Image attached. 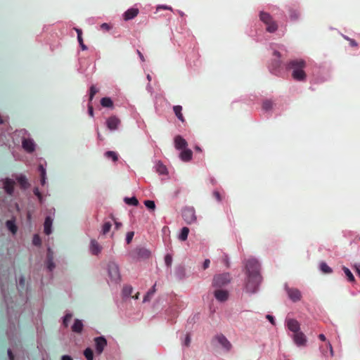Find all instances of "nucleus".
<instances>
[{
	"instance_id": "nucleus-1",
	"label": "nucleus",
	"mask_w": 360,
	"mask_h": 360,
	"mask_svg": "<svg viewBox=\"0 0 360 360\" xmlns=\"http://www.w3.org/2000/svg\"><path fill=\"white\" fill-rule=\"evenodd\" d=\"M245 268L248 274V280L245 289L248 292H255L261 282V276L259 274V264L255 259H249L246 262Z\"/></svg>"
},
{
	"instance_id": "nucleus-2",
	"label": "nucleus",
	"mask_w": 360,
	"mask_h": 360,
	"mask_svg": "<svg viewBox=\"0 0 360 360\" xmlns=\"http://www.w3.org/2000/svg\"><path fill=\"white\" fill-rule=\"evenodd\" d=\"M290 68L292 69V77L297 81H304L307 75L304 71L306 66V63L303 60H292L290 63Z\"/></svg>"
},
{
	"instance_id": "nucleus-3",
	"label": "nucleus",
	"mask_w": 360,
	"mask_h": 360,
	"mask_svg": "<svg viewBox=\"0 0 360 360\" xmlns=\"http://www.w3.org/2000/svg\"><path fill=\"white\" fill-rule=\"evenodd\" d=\"M107 269L110 281L115 283H118L121 278L118 265L114 262H110L108 264Z\"/></svg>"
},
{
	"instance_id": "nucleus-4",
	"label": "nucleus",
	"mask_w": 360,
	"mask_h": 360,
	"mask_svg": "<svg viewBox=\"0 0 360 360\" xmlns=\"http://www.w3.org/2000/svg\"><path fill=\"white\" fill-rule=\"evenodd\" d=\"M18 133L22 135V146L24 150L28 153L33 152L36 146L33 139L27 136V132L24 129L19 131Z\"/></svg>"
},
{
	"instance_id": "nucleus-5",
	"label": "nucleus",
	"mask_w": 360,
	"mask_h": 360,
	"mask_svg": "<svg viewBox=\"0 0 360 360\" xmlns=\"http://www.w3.org/2000/svg\"><path fill=\"white\" fill-rule=\"evenodd\" d=\"M182 217L184 221L188 224H193L197 221L195 210L193 207H186L182 211Z\"/></svg>"
},
{
	"instance_id": "nucleus-6",
	"label": "nucleus",
	"mask_w": 360,
	"mask_h": 360,
	"mask_svg": "<svg viewBox=\"0 0 360 360\" xmlns=\"http://www.w3.org/2000/svg\"><path fill=\"white\" fill-rule=\"evenodd\" d=\"M214 340L217 345L224 351L229 352L232 348V345L230 341L223 335L218 334L214 336Z\"/></svg>"
},
{
	"instance_id": "nucleus-7",
	"label": "nucleus",
	"mask_w": 360,
	"mask_h": 360,
	"mask_svg": "<svg viewBox=\"0 0 360 360\" xmlns=\"http://www.w3.org/2000/svg\"><path fill=\"white\" fill-rule=\"evenodd\" d=\"M230 276L228 274H219L216 276L213 280V285L221 287L228 284L230 282Z\"/></svg>"
},
{
	"instance_id": "nucleus-8",
	"label": "nucleus",
	"mask_w": 360,
	"mask_h": 360,
	"mask_svg": "<svg viewBox=\"0 0 360 360\" xmlns=\"http://www.w3.org/2000/svg\"><path fill=\"white\" fill-rule=\"evenodd\" d=\"M291 337L293 340L294 343L297 347H305L307 345V337L302 331L292 334Z\"/></svg>"
},
{
	"instance_id": "nucleus-9",
	"label": "nucleus",
	"mask_w": 360,
	"mask_h": 360,
	"mask_svg": "<svg viewBox=\"0 0 360 360\" xmlns=\"http://www.w3.org/2000/svg\"><path fill=\"white\" fill-rule=\"evenodd\" d=\"M95 346H96V352L98 354H101L104 348L107 345V341L104 337H98L94 339Z\"/></svg>"
},
{
	"instance_id": "nucleus-10",
	"label": "nucleus",
	"mask_w": 360,
	"mask_h": 360,
	"mask_svg": "<svg viewBox=\"0 0 360 360\" xmlns=\"http://www.w3.org/2000/svg\"><path fill=\"white\" fill-rule=\"evenodd\" d=\"M286 326L289 330L293 334L300 332V325L299 322L293 319H289L286 321Z\"/></svg>"
},
{
	"instance_id": "nucleus-11",
	"label": "nucleus",
	"mask_w": 360,
	"mask_h": 360,
	"mask_svg": "<svg viewBox=\"0 0 360 360\" xmlns=\"http://www.w3.org/2000/svg\"><path fill=\"white\" fill-rule=\"evenodd\" d=\"M286 291L288 293V295L290 300H292L293 302H297L300 300L302 297L301 292L299 290L295 288H286Z\"/></svg>"
},
{
	"instance_id": "nucleus-12",
	"label": "nucleus",
	"mask_w": 360,
	"mask_h": 360,
	"mask_svg": "<svg viewBox=\"0 0 360 360\" xmlns=\"http://www.w3.org/2000/svg\"><path fill=\"white\" fill-rule=\"evenodd\" d=\"M13 185L14 182L11 179H6L0 180V186H3L5 191L9 194L13 193Z\"/></svg>"
},
{
	"instance_id": "nucleus-13",
	"label": "nucleus",
	"mask_w": 360,
	"mask_h": 360,
	"mask_svg": "<svg viewBox=\"0 0 360 360\" xmlns=\"http://www.w3.org/2000/svg\"><path fill=\"white\" fill-rule=\"evenodd\" d=\"M120 123V120L116 117H110L106 120V125L111 131L116 130L118 128Z\"/></svg>"
},
{
	"instance_id": "nucleus-14",
	"label": "nucleus",
	"mask_w": 360,
	"mask_h": 360,
	"mask_svg": "<svg viewBox=\"0 0 360 360\" xmlns=\"http://www.w3.org/2000/svg\"><path fill=\"white\" fill-rule=\"evenodd\" d=\"M139 9L136 8H129L127 11L123 14V18L124 20H130L134 19L139 14Z\"/></svg>"
},
{
	"instance_id": "nucleus-15",
	"label": "nucleus",
	"mask_w": 360,
	"mask_h": 360,
	"mask_svg": "<svg viewBox=\"0 0 360 360\" xmlns=\"http://www.w3.org/2000/svg\"><path fill=\"white\" fill-rule=\"evenodd\" d=\"M89 250L92 255H98L101 253L102 247L96 240L91 239L90 242Z\"/></svg>"
},
{
	"instance_id": "nucleus-16",
	"label": "nucleus",
	"mask_w": 360,
	"mask_h": 360,
	"mask_svg": "<svg viewBox=\"0 0 360 360\" xmlns=\"http://www.w3.org/2000/svg\"><path fill=\"white\" fill-rule=\"evenodd\" d=\"M214 297L219 302H224L229 297V293L225 290H216L214 291Z\"/></svg>"
},
{
	"instance_id": "nucleus-17",
	"label": "nucleus",
	"mask_w": 360,
	"mask_h": 360,
	"mask_svg": "<svg viewBox=\"0 0 360 360\" xmlns=\"http://www.w3.org/2000/svg\"><path fill=\"white\" fill-rule=\"evenodd\" d=\"M174 146L177 150H182L187 148V142L180 136L174 138Z\"/></svg>"
},
{
	"instance_id": "nucleus-18",
	"label": "nucleus",
	"mask_w": 360,
	"mask_h": 360,
	"mask_svg": "<svg viewBox=\"0 0 360 360\" xmlns=\"http://www.w3.org/2000/svg\"><path fill=\"white\" fill-rule=\"evenodd\" d=\"M181 150L179 158L182 161L188 162L192 159V151L190 149L186 148Z\"/></svg>"
},
{
	"instance_id": "nucleus-19",
	"label": "nucleus",
	"mask_w": 360,
	"mask_h": 360,
	"mask_svg": "<svg viewBox=\"0 0 360 360\" xmlns=\"http://www.w3.org/2000/svg\"><path fill=\"white\" fill-rule=\"evenodd\" d=\"M53 223V219L51 217H47L45 219L44 224V233L46 235H49L51 233V226Z\"/></svg>"
},
{
	"instance_id": "nucleus-20",
	"label": "nucleus",
	"mask_w": 360,
	"mask_h": 360,
	"mask_svg": "<svg viewBox=\"0 0 360 360\" xmlns=\"http://www.w3.org/2000/svg\"><path fill=\"white\" fill-rule=\"evenodd\" d=\"M155 171L160 175H167V169L162 162H158L155 165Z\"/></svg>"
},
{
	"instance_id": "nucleus-21",
	"label": "nucleus",
	"mask_w": 360,
	"mask_h": 360,
	"mask_svg": "<svg viewBox=\"0 0 360 360\" xmlns=\"http://www.w3.org/2000/svg\"><path fill=\"white\" fill-rule=\"evenodd\" d=\"M83 328V323L81 320L76 319L75 320L74 324L72 326V330L75 333L82 332Z\"/></svg>"
},
{
	"instance_id": "nucleus-22",
	"label": "nucleus",
	"mask_w": 360,
	"mask_h": 360,
	"mask_svg": "<svg viewBox=\"0 0 360 360\" xmlns=\"http://www.w3.org/2000/svg\"><path fill=\"white\" fill-rule=\"evenodd\" d=\"M173 110L178 119L181 122H184V118L181 113L182 107L181 105H174Z\"/></svg>"
},
{
	"instance_id": "nucleus-23",
	"label": "nucleus",
	"mask_w": 360,
	"mask_h": 360,
	"mask_svg": "<svg viewBox=\"0 0 360 360\" xmlns=\"http://www.w3.org/2000/svg\"><path fill=\"white\" fill-rule=\"evenodd\" d=\"M101 104L105 108H112L113 107L112 101L108 97L103 98L101 101Z\"/></svg>"
},
{
	"instance_id": "nucleus-24",
	"label": "nucleus",
	"mask_w": 360,
	"mask_h": 360,
	"mask_svg": "<svg viewBox=\"0 0 360 360\" xmlns=\"http://www.w3.org/2000/svg\"><path fill=\"white\" fill-rule=\"evenodd\" d=\"M189 233V229L187 227H183L181 230V232L179 235V239L181 241H185Z\"/></svg>"
},
{
	"instance_id": "nucleus-25",
	"label": "nucleus",
	"mask_w": 360,
	"mask_h": 360,
	"mask_svg": "<svg viewBox=\"0 0 360 360\" xmlns=\"http://www.w3.org/2000/svg\"><path fill=\"white\" fill-rule=\"evenodd\" d=\"M260 20L263 22H269L271 20V16L266 12H260L259 14Z\"/></svg>"
},
{
	"instance_id": "nucleus-26",
	"label": "nucleus",
	"mask_w": 360,
	"mask_h": 360,
	"mask_svg": "<svg viewBox=\"0 0 360 360\" xmlns=\"http://www.w3.org/2000/svg\"><path fill=\"white\" fill-rule=\"evenodd\" d=\"M274 103L270 100H266L263 102L262 108L266 112L271 110L273 108Z\"/></svg>"
},
{
	"instance_id": "nucleus-27",
	"label": "nucleus",
	"mask_w": 360,
	"mask_h": 360,
	"mask_svg": "<svg viewBox=\"0 0 360 360\" xmlns=\"http://www.w3.org/2000/svg\"><path fill=\"white\" fill-rule=\"evenodd\" d=\"M7 229L13 234H15L17 231V227L14 223V221L9 220L6 222Z\"/></svg>"
},
{
	"instance_id": "nucleus-28",
	"label": "nucleus",
	"mask_w": 360,
	"mask_h": 360,
	"mask_svg": "<svg viewBox=\"0 0 360 360\" xmlns=\"http://www.w3.org/2000/svg\"><path fill=\"white\" fill-rule=\"evenodd\" d=\"M320 269L324 274H330L332 273V269L328 266L326 262H321L320 264Z\"/></svg>"
},
{
	"instance_id": "nucleus-29",
	"label": "nucleus",
	"mask_w": 360,
	"mask_h": 360,
	"mask_svg": "<svg viewBox=\"0 0 360 360\" xmlns=\"http://www.w3.org/2000/svg\"><path fill=\"white\" fill-rule=\"evenodd\" d=\"M155 292V285H153V288L148 290L146 295L143 297V302H148L150 300V298L153 296Z\"/></svg>"
},
{
	"instance_id": "nucleus-30",
	"label": "nucleus",
	"mask_w": 360,
	"mask_h": 360,
	"mask_svg": "<svg viewBox=\"0 0 360 360\" xmlns=\"http://www.w3.org/2000/svg\"><path fill=\"white\" fill-rule=\"evenodd\" d=\"M342 270L345 272L346 276L347 277V279L350 282H354L355 278H354V276H353L352 273L351 272V271L347 267H345V266H344L342 268Z\"/></svg>"
},
{
	"instance_id": "nucleus-31",
	"label": "nucleus",
	"mask_w": 360,
	"mask_h": 360,
	"mask_svg": "<svg viewBox=\"0 0 360 360\" xmlns=\"http://www.w3.org/2000/svg\"><path fill=\"white\" fill-rule=\"evenodd\" d=\"M49 252H48V262H47V267L48 269L51 271L54 269L55 267V264L53 262V259H52V257L51 255V250L50 249H49Z\"/></svg>"
},
{
	"instance_id": "nucleus-32",
	"label": "nucleus",
	"mask_w": 360,
	"mask_h": 360,
	"mask_svg": "<svg viewBox=\"0 0 360 360\" xmlns=\"http://www.w3.org/2000/svg\"><path fill=\"white\" fill-rule=\"evenodd\" d=\"M17 181L19 182V184L21 185V186L22 188H26L28 185L27 179H26L25 176L23 175L18 176Z\"/></svg>"
},
{
	"instance_id": "nucleus-33",
	"label": "nucleus",
	"mask_w": 360,
	"mask_h": 360,
	"mask_svg": "<svg viewBox=\"0 0 360 360\" xmlns=\"http://www.w3.org/2000/svg\"><path fill=\"white\" fill-rule=\"evenodd\" d=\"M124 200L127 205H129L136 206L139 204V202L135 197L125 198Z\"/></svg>"
},
{
	"instance_id": "nucleus-34",
	"label": "nucleus",
	"mask_w": 360,
	"mask_h": 360,
	"mask_svg": "<svg viewBox=\"0 0 360 360\" xmlns=\"http://www.w3.org/2000/svg\"><path fill=\"white\" fill-rule=\"evenodd\" d=\"M105 156L107 158H110L112 160V161L116 162L118 159L117 154L114 151H107L105 153Z\"/></svg>"
},
{
	"instance_id": "nucleus-35",
	"label": "nucleus",
	"mask_w": 360,
	"mask_h": 360,
	"mask_svg": "<svg viewBox=\"0 0 360 360\" xmlns=\"http://www.w3.org/2000/svg\"><path fill=\"white\" fill-rule=\"evenodd\" d=\"M111 226L112 225L110 222H105L102 226V233L105 235L108 233L111 229Z\"/></svg>"
},
{
	"instance_id": "nucleus-36",
	"label": "nucleus",
	"mask_w": 360,
	"mask_h": 360,
	"mask_svg": "<svg viewBox=\"0 0 360 360\" xmlns=\"http://www.w3.org/2000/svg\"><path fill=\"white\" fill-rule=\"evenodd\" d=\"M112 29V24H101L99 30L103 32H107Z\"/></svg>"
},
{
	"instance_id": "nucleus-37",
	"label": "nucleus",
	"mask_w": 360,
	"mask_h": 360,
	"mask_svg": "<svg viewBox=\"0 0 360 360\" xmlns=\"http://www.w3.org/2000/svg\"><path fill=\"white\" fill-rule=\"evenodd\" d=\"M84 354L87 360H93L94 355L93 352L90 348H87L85 349Z\"/></svg>"
},
{
	"instance_id": "nucleus-38",
	"label": "nucleus",
	"mask_w": 360,
	"mask_h": 360,
	"mask_svg": "<svg viewBox=\"0 0 360 360\" xmlns=\"http://www.w3.org/2000/svg\"><path fill=\"white\" fill-rule=\"evenodd\" d=\"M144 205L149 210H154L155 209V204L153 200H146Z\"/></svg>"
},
{
	"instance_id": "nucleus-39",
	"label": "nucleus",
	"mask_w": 360,
	"mask_h": 360,
	"mask_svg": "<svg viewBox=\"0 0 360 360\" xmlns=\"http://www.w3.org/2000/svg\"><path fill=\"white\" fill-rule=\"evenodd\" d=\"M266 30L267 32L273 33L277 30V24H266Z\"/></svg>"
},
{
	"instance_id": "nucleus-40",
	"label": "nucleus",
	"mask_w": 360,
	"mask_h": 360,
	"mask_svg": "<svg viewBox=\"0 0 360 360\" xmlns=\"http://www.w3.org/2000/svg\"><path fill=\"white\" fill-rule=\"evenodd\" d=\"M133 291V288L130 285L124 286L123 288V294L124 296H129Z\"/></svg>"
},
{
	"instance_id": "nucleus-41",
	"label": "nucleus",
	"mask_w": 360,
	"mask_h": 360,
	"mask_svg": "<svg viewBox=\"0 0 360 360\" xmlns=\"http://www.w3.org/2000/svg\"><path fill=\"white\" fill-rule=\"evenodd\" d=\"M139 255L141 257H148L150 255V252L146 249H139Z\"/></svg>"
},
{
	"instance_id": "nucleus-42",
	"label": "nucleus",
	"mask_w": 360,
	"mask_h": 360,
	"mask_svg": "<svg viewBox=\"0 0 360 360\" xmlns=\"http://www.w3.org/2000/svg\"><path fill=\"white\" fill-rule=\"evenodd\" d=\"M72 317V314L70 313H68L65 314V316H64V319H63V323L65 326H68V324L70 322V321L71 320Z\"/></svg>"
},
{
	"instance_id": "nucleus-43",
	"label": "nucleus",
	"mask_w": 360,
	"mask_h": 360,
	"mask_svg": "<svg viewBox=\"0 0 360 360\" xmlns=\"http://www.w3.org/2000/svg\"><path fill=\"white\" fill-rule=\"evenodd\" d=\"M134 235V231H129V232L127 233L126 242L127 244H129L131 242Z\"/></svg>"
},
{
	"instance_id": "nucleus-44",
	"label": "nucleus",
	"mask_w": 360,
	"mask_h": 360,
	"mask_svg": "<svg viewBox=\"0 0 360 360\" xmlns=\"http://www.w3.org/2000/svg\"><path fill=\"white\" fill-rule=\"evenodd\" d=\"M97 92H98V90H97V89L94 86H91V88H90V98H89V99L92 100L93 97L94 96V95Z\"/></svg>"
},
{
	"instance_id": "nucleus-45",
	"label": "nucleus",
	"mask_w": 360,
	"mask_h": 360,
	"mask_svg": "<svg viewBox=\"0 0 360 360\" xmlns=\"http://www.w3.org/2000/svg\"><path fill=\"white\" fill-rule=\"evenodd\" d=\"M75 30L77 33V40L79 44H82V42H83V39L82 37V30L79 29H77V28H76Z\"/></svg>"
},
{
	"instance_id": "nucleus-46",
	"label": "nucleus",
	"mask_w": 360,
	"mask_h": 360,
	"mask_svg": "<svg viewBox=\"0 0 360 360\" xmlns=\"http://www.w3.org/2000/svg\"><path fill=\"white\" fill-rule=\"evenodd\" d=\"M32 242H33V244H34L35 245H39L41 244V239H40L39 236L37 235H35L33 237Z\"/></svg>"
},
{
	"instance_id": "nucleus-47",
	"label": "nucleus",
	"mask_w": 360,
	"mask_h": 360,
	"mask_svg": "<svg viewBox=\"0 0 360 360\" xmlns=\"http://www.w3.org/2000/svg\"><path fill=\"white\" fill-rule=\"evenodd\" d=\"M165 263L167 266H170L172 262V257L171 255H167L165 257Z\"/></svg>"
},
{
	"instance_id": "nucleus-48",
	"label": "nucleus",
	"mask_w": 360,
	"mask_h": 360,
	"mask_svg": "<svg viewBox=\"0 0 360 360\" xmlns=\"http://www.w3.org/2000/svg\"><path fill=\"white\" fill-rule=\"evenodd\" d=\"M39 170L41 173V176H46V169L42 165H39Z\"/></svg>"
},
{
	"instance_id": "nucleus-49",
	"label": "nucleus",
	"mask_w": 360,
	"mask_h": 360,
	"mask_svg": "<svg viewBox=\"0 0 360 360\" xmlns=\"http://www.w3.org/2000/svg\"><path fill=\"white\" fill-rule=\"evenodd\" d=\"M353 268L355 269L356 274L360 277V264H355L353 265Z\"/></svg>"
},
{
	"instance_id": "nucleus-50",
	"label": "nucleus",
	"mask_w": 360,
	"mask_h": 360,
	"mask_svg": "<svg viewBox=\"0 0 360 360\" xmlns=\"http://www.w3.org/2000/svg\"><path fill=\"white\" fill-rule=\"evenodd\" d=\"M326 345H327V347L329 349L330 356H333L334 352H333V347H332L330 342H327Z\"/></svg>"
},
{
	"instance_id": "nucleus-51",
	"label": "nucleus",
	"mask_w": 360,
	"mask_h": 360,
	"mask_svg": "<svg viewBox=\"0 0 360 360\" xmlns=\"http://www.w3.org/2000/svg\"><path fill=\"white\" fill-rule=\"evenodd\" d=\"M210 259H206L204 261L203 264H202V267H203V269H206L207 268H208V267H209V266H210Z\"/></svg>"
},
{
	"instance_id": "nucleus-52",
	"label": "nucleus",
	"mask_w": 360,
	"mask_h": 360,
	"mask_svg": "<svg viewBox=\"0 0 360 360\" xmlns=\"http://www.w3.org/2000/svg\"><path fill=\"white\" fill-rule=\"evenodd\" d=\"M266 317L272 325H275L274 318L271 315L268 314Z\"/></svg>"
},
{
	"instance_id": "nucleus-53",
	"label": "nucleus",
	"mask_w": 360,
	"mask_h": 360,
	"mask_svg": "<svg viewBox=\"0 0 360 360\" xmlns=\"http://www.w3.org/2000/svg\"><path fill=\"white\" fill-rule=\"evenodd\" d=\"M213 195L217 198V200L218 201H221V200L220 194H219V193L218 191H214Z\"/></svg>"
},
{
	"instance_id": "nucleus-54",
	"label": "nucleus",
	"mask_w": 360,
	"mask_h": 360,
	"mask_svg": "<svg viewBox=\"0 0 360 360\" xmlns=\"http://www.w3.org/2000/svg\"><path fill=\"white\" fill-rule=\"evenodd\" d=\"M190 342H191V337L189 335H186V338H185V345L186 346H188Z\"/></svg>"
},
{
	"instance_id": "nucleus-55",
	"label": "nucleus",
	"mask_w": 360,
	"mask_h": 360,
	"mask_svg": "<svg viewBox=\"0 0 360 360\" xmlns=\"http://www.w3.org/2000/svg\"><path fill=\"white\" fill-rule=\"evenodd\" d=\"M88 111H89V114L91 117H93L94 116V110H93V108L91 105H89L88 106Z\"/></svg>"
},
{
	"instance_id": "nucleus-56",
	"label": "nucleus",
	"mask_w": 360,
	"mask_h": 360,
	"mask_svg": "<svg viewBox=\"0 0 360 360\" xmlns=\"http://www.w3.org/2000/svg\"><path fill=\"white\" fill-rule=\"evenodd\" d=\"M34 192V194L38 197L39 200L41 201V195L38 188H35Z\"/></svg>"
},
{
	"instance_id": "nucleus-57",
	"label": "nucleus",
	"mask_w": 360,
	"mask_h": 360,
	"mask_svg": "<svg viewBox=\"0 0 360 360\" xmlns=\"http://www.w3.org/2000/svg\"><path fill=\"white\" fill-rule=\"evenodd\" d=\"M46 179V176H41V185H43V186L45 185Z\"/></svg>"
},
{
	"instance_id": "nucleus-58",
	"label": "nucleus",
	"mask_w": 360,
	"mask_h": 360,
	"mask_svg": "<svg viewBox=\"0 0 360 360\" xmlns=\"http://www.w3.org/2000/svg\"><path fill=\"white\" fill-rule=\"evenodd\" d=\"M115 229H119L121 228L122 224L120 222H119V221H115Z\"/></svg>"
},
{
	"instance_id": "nucleus-59",
	"label": "nucleus",
	"mask_w": 360,
	"mask_h": 360,
	"mask_svg": "<svg viewBox=\"0 0 360 360\" xmlns=\"http://www.w3.org/2000/svg\"><path fill=\"white\" fill-rule=\"evenodd\" d=\"M160 9H168V10H172V8H171L170 7H168V6H158V7L157 8V11H159V10H160Z\"/></svg>"
},
{
	"instance_id": "nucleus-60",
	"label": "nucleus",
	"mask_w": 360,
	"mask_h": 360,
	"mask_svg": "<svg viewBox=\"0 0 360 360\" xmlns=\"http://www.w3.org/2000/svg\"><path fill=\"white\" fill-rule=\"evenodd\" d=\"M61 360H72V358L68 355H64L62 356Z\"/></svg>"
},
{
	"instance_id": "nucleus-61",
	"label": "nucleus",
	"mask_w": 360,
	"mask_h": 360,
	"mask_svg": "<svg viewBox=\"0 0 360 360\" xmlns=\"http://www.w3.org/2000/svg\"><path fill=\"white\" fill-rule=\"evenodd\" d=\"M319 338L322 341H326V336L323 334H320L319 335Z\"/></svg>"
},
{
	"instance_id": "nucleus-62",
	"label": "nucleus",
	"mask_w": 360,
	"mask_h": 360,
	"mask_svg": "<svg viewBox=\"0 0 360 360\" xmlns=\"http://www.w3.org/2000/svg\"><path fill=\"white\" fill-rule=\"evenodd\" d=\"M137 53H138V54H139V56L140 59H141L142 61H144V60H145V59H144V57H143V54H142V53H141L139 50L137 51Z\"/></svg>"
},
{
	"instance_id": "nucleus-63",
	"label": "nucleus",
	"mask_w": 360,
	"mask_h": 360,
	"mask_svg": "<svg viewBox=\"0 0 360 360\" xmlns=\"http://www.w3.org/2000/svg\"><path fill=\"white\" fill-rule=\"evenodd\" d=\"M8 356H9L10 360H13V356L11 350L8 351Z\"/></svg>"
},
{
	"instance_id": "nucleus-64",
	"label": "nucleus",
	"mask_w": 360,
	"mask_h": 360,
	"mask_svg": "<svg viewBox=\"0 0 360 360\" xmlns=\"http://www.w3.org/2000/svg\"><path fill=\"white\" fill-rule=\"evenodd\" d=\"M349 41H350V44L353 46H356V43L355 42L354 40L353 39H349Z\"/></svg>"
}]
</instances>
